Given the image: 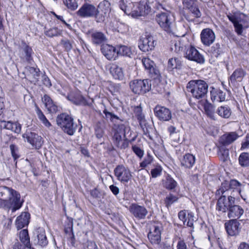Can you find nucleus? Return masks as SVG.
I'll list each match as a JSON object with an SVG mask.
<instances>
[{
  "label": "nucleus",
  "mask_w": 249,
  "mask_h": 249,
  "mask_svg": "<svg viewBox=\"0 0 249 249\" xmlns=\"http://www.w3.org/2000/svg\"><path fill=\"white\" fill-rule=\"evenodd\" d=\"M238 138V135L235 132L225 133L220 139L219 142L223 145L219 147V160L222 161L221 166L225 167L229 160V149L225 147L233 142Z\"/></svg>",
  "instance_id": "1"
},
{
  "label": "nucleus",
  "mask_w": 249,
  "mask_h": 249,
  "mask_svg": "<svg viewBox=\"0 0 249 249\" xmlns=\"http://www.w3.org/2000/svg\"><path fill=\"white\" fill-rule=\"evenodd\" d=\"M131 134L130 127L128 124H118L113 136L114 144L120 149H125L128 146L127 139Z\"/></svg>",
  "instance_id": "2"
},
{
  "label": "nucleus",
  "mask_w": 249,
  "mask_h": 249,
  "mask_svg": "<svg viewBox=\"0 0 249 249\" xmlns=\"http://www.w3.org/2000/svg\"><path fill=\"white\" fill-rule=\"evenodd\" d=\"M227 16L229 19L232 23L235 32L238 35H241L243 29L248 27L249 17L238 11L230 14Z\"/></svg>",
  "instance_id": "3"
},
{
  "label": "nucleus",
  "mask_w": 249,
  "mask_h": 249,
  "mask_svg": "<svg viewBox=\"0 0 249 249\" xmlns=\"http://www.w3.org/2000/svg\"><path fill=\"white\" fill-rule=\"evenodd\" d=\"M208 84L203 80H191L187 85L188 91L190 92L192 96L196 99L202 98L208 92Z\"/></svg>",
  "instance_id": "4"
},
{
  "label": "nucleus",
  "mask_w": 249,
  "mask_h": 249,
  "mask_svg": "<svg viewBox=\"0 0 249 249\" xmlns=\"http://www.w3.org/2000/svg\"><path fill=\"white\" fill-rule=\"evenodd\" d=\"M56 123L63 131L69 135H73L75 133L77 124L73 122V118L66 113H62L56 118Z\"/></svg>",
  "instance_id": "5"
},
{
  "label": "nucleus",
  "mask_w": 249,
  "mask_h": 249,
  "mask_svg": "<svg viewBox=\"0 0 249 249\" xmlns=\"http://www.w3.org/2000/svg\"><path fill=\"white\" fill-rule=\"evenodd\" d=\"M12 192L11 196L7 201L1 204L2 209H11L12 212L14 213L21 207L24 200L21 199L20 195L18 192L14 190Z\"/></svg>",
  "instance_id": "6"
},
{
  "label": "nucleus",
  "mask_w": 249,
  "mask_h": 249,
  "mask_svg": "<svg viewBox=\"0 0 249 249\" xmlns=\"http://www.w3.org/2000/svg\"><path fill=\"white\" fill-rule=\"evenodd\" d=\"M129 86L132 91L135 94H142L149 91L151 89V81L148 79H135L131 81Z\"/></svg>",
  "instance_id": "7"
},
{
  "label": "nucleus",
  "mask_w": 249,
  "mask_h": 249,
  "mask_svg": "<svg viewBox=\"0 0 249 249\" xmlns=\"http://www.w3.org/2000/svg\"><path fill=\"white\" fill-rule=\"evenodd\" d=\"M183 54L184 57L189 60L200 64L204 63L205 59L203 56L195 47L191 45H188L185 47Z\"/></svg>",
  "instance_id": "8"
},
{
  "label": "nucleus",
  "mask_w": 249,
  "mask_h": 249,
  "mask_svg": "<svg viewBox=\"0 0 249 249\" xmlns=\"http://www.w3.org/2000/svg\"><path fill=\"white\" fill-rule=\"evenodd\" d=\"M134 113L139 122L140 125L142 128L144 134L151 139L150 133L152 128L146 122L144 115L142 113L141 107L140 106L135 107Z\"/></svg>",
  "instance_id": "9"
},
{
  "label": "nucleus",
  "mask_w": 249,
  "mask_h": 249,
  "mask_svg": "<svg viewBox=\"0 0 249 249\" xmlns=\"http://www.w3.org/2000/svg\"><path fill=\"white\" fill-rule=\"evenodd\" d=\"M97 8L93 4L87 2L84 3L76 12V15L81 18H94L97 15Z\"/></svg>",
  "instance_id": "10"
},
{
  "label": "nucleus",
  "mask_w": 249,
  "mask_h": 249,
  "mask_svg": "<svg viewBox=\"0 0 249 249\" xmlns=\"http://www.w3.org/2000/svg\"><path fill=\"white\" fill-rule=\"evenodd\" d=\"M142 63L149 73V76L158 82L160 81L161 75L159 70L157 68L154 62L148 58L142 59Z\"/></svg>",
  "instance_id": "11"
},
{
  "label": "nucleus",
  "mask_w": 249,
  "mask_h": 249,
  "mask_svg": "<svg viewBox=\"0 0 249 249\" xmlns=\"http://www.w3.org/2000/svg\"><path fill=\"white\" fill-rule=\"evenodd\" d=\"M97 8V15L96 16V21L102 22L104 21L106 17L110 11V3L108 0H104L99 3Z\"/></svg>",
  "instance_id": "12"
},
{
  "label": "nucleus",
  "mask_w": 249,
  "mask_h": 249,
  "mask_svg": "<svg viewBox=\"0 0 249 249\" xmlns=\"http://www.w3.org/2000/svg\"><path fill=\"white\" fill-rule=\"evenodd\" d=\"M114 174L117 179L123 183H128L132 177L130 170L122 165L115 168Z\"/></svg>",
  "instance_id": "13"
},
{
  "label": "nucleus",
  "mask_w": 249,
  "mask_h": 249,
  "mask_svg": "<svg viewBox=\"0 0 249 249\" xmlns=\"http://www.w3.org/2000/svg\"><path fill=\"white\" fill-rule=\"evenodd\" d=\"M162 229V226L160 223H155L152 226L148 234V239L152 244H159L160 243Z\"/></svg>",
  "instance_id": "14"
},
{
  "label": "nucleus",
  "mask_w": 249,
  "mask_h": 249,
  "mask_svg": "<svg viewBox=\"0 0 249 249\" xmlns=\"http://www.w3.org/2000/svg\"><path fill=\"white\" fill-rule=\"evenodd\" d=\"M155 46V42L154 38L150 35L145 36L141 37L138 43L139 49L144 52L151 51L154 49Z\"/></svg>",
  "instance_id": "15"
},
{
  "label": "nucleus",
  "mask_w": 249,
  "mask_h": 249,
  "mask_svg": "<svg viewBox=\"0 0 249 249\" xmlns=\"http://www.w3.org/2000/svg\"><path fill=\"white\" fill-rule=\"evenodd\" d=\"M156 21L160 26L168 33L172 32L170 16L167 13H162L157 15Z\"/></svg>",
  "instance_id": "16"
},
{
  "label": "nucleus",
  "mask_w": 249,
  "mask_h": 249,
  "mask_svg": "<svg viewBox=\"0 0 249 249\" xmlns=\"http://www.w3.org/2000/svg\"><path fill=\"white\" fill-rule=\"evenodd\" d=\"M22 137L36 148L39 149L42 145V137L34 132H26L23 134Z\"/></svg>",
  "instance_id": "17"
},
{
  "label": "nucleus",
  "mask_w": 249,
  "mask_h": 249,
  "mask_svg": "<svg viewBox=\"0 0 249 249\" xmlns=\"http://www.w3.org/2000/svg\"><path fill=\"white\" fill-rule=\"evenodd\" d=\"M155 116L160 121H168L172 118L171 112L168 108L157 106L154 108Z\"/></svg>",
  "instance_id": "18"
},
{
  "label": "nucleus",
  "mask_w": 249,
  "mask_h": 249,
  "mask_svg": "<svg viewBox=\"0 0 249 249\" xmlns=\"http://www.w3.org/2000/svg\"><path fill=\"white\" fill-rule=\"evenodd\" d=\"M240 224L236 219H231L225 223L227 233L230 236H236L239 233Z\"/></svg>",
  "instance_id": "19"
},
{
  "label": "nucleus",
  "mask_w": 249,
  "mask_h": 249,
  "mask_svg": "<svg viewBox=\"0 0 249 249\" xmlns=\"http://www.w3.org/2000/svg\"><path fill=\"white\" fill-rule=\"evenodd\" d=\"M129 211L139 219H144L148 213L147 210L144 206L136 204H133L130 206Z\"/></svg>",
  "instance_id": "20"
},
{
  "label": "nucleus",
  "mask_w": 249,
  "mask_h": 249,
  "mask_svg": "<svg viewBox=\"0 0 249 249\" xmlns=\"http://www.w3.org/2000/svg\"><path fill=\"white\" fill-rule=\"evenodd\" d=\"M101 51L103 55L109 60H115L118 57L117 49L114 46L104 44L101 46Z\"/></svg>",
  "instance_id": "21"
},
{
  "label": "nucleus",
  "mask_w": 249,
  "mask_h": 249,
  "mask_svg": "<svg viewBox=\"0 0 249 249\" xmlns=\"http://www.w3.org/2000/svg\"><path fill=\"white\" fill-rule=\"evenodd\" d=\"M201 40L206 46H210L215 40V36L213 32L209 28L203 29L200 34Z\"/></svg>",
  "instance_id": "22"
},
{
  "label": "nucleus",
  "mask_w": 249,
  "mask_h": 249,
  "mask_svg": "<svg viewBox=\"0 0 249 249\" xmlns=\"http://www.w3.org/2000/svg\"><path fill=\"white\" fill-rule=\"evenodd\" d=\"M67 99L77 105H89L87 100L79 92L71 93L67 96Z\"/></svg>",
  "instance_id": "23"
},
{
  "label": "nucleus",
  "mask_w": 249,
  "mask_h": 249,
  "mask_svg": "<svg viewBox=\"0 0 249 249\" xmlns=\"http://www.w3.org/2000/svg\"><path fill=\"white\" fill-rule=\"evenodd\" d=\"M39 70L33 67L28 66L25 68V73L26 78L29 79L31 82H36L39 78Z\"/></svg>",
  "instance_id": "24"
},
{
  "label": "nucleus",
  "mask_w": 249,
  "mask_h": 249,
  "mask_svg": "<svg viewBox=\"0 0 249 249\" xmlns=\"http://www.w3.org/2000/svg\"><path fill=\"white\" fill-rule=\"evenodd\" d=\"M92 42L95 45L101 44L107 40L106 36L101 32L92 31L89 32Z\"/></svg>",
  "instance_id": "25"
},
{
  "label": "nucleus",
  "mask_w": 249,
  "mask_h": 249,
  "mask_svg": "<svg viewBox=\"0 0 249 249\" xmlns=\"http://www.w3.org/2000/svg\"><path fill=\"white\" fill-rule=\"evenodd\" d=\"M150 7L146 4L139 3L136 9L131 12L133 17L144 16L150 12Z\"/></svg>",
  "instance_id": "26"
},
{
  "label": "nucleus",
  "mask_w": 249,
  "mask_h": 249,
  "mask_svg": "<svg viewBox=\"0 0 249 249\" xmlns=\"http://www.w3.org/2000/svg\"><path fill=\"white\" fill-rule=\"evenodd\" d=\"M13 191L14 189L5 186H0V208L3 207L1 203L3 204L7 201Z\"/></svg>",
  "instance_id": "27"
},
{
  "label": "nucleus",
  "mask_w": 249,
  "mask_h": 249,
  "mask_svg": "<svg viewBox=\"0 0 249 249\" xmlns=\"http://www.w3.org/2000/svg\"><path fill=\"white\" fill-rule=\"evenodd\" d=\"M180 161L181 166L185 168H191L195 163L196 158L193 154L187 153L183 156Z\"/></svg>",
  "instance_id": "28"
},
{
  "label": "nucleus",
  "mask_w": 249,
  "mask_h": 249,
  "mask_svg": "<svg viewBox=\"0 0 249 249\" xmlns=\"http://www.w3.org/2000/svg\"><path fill=\"white\" fill-rule=\"evenodd\" d=\"M30 214L27 212L22 213L18 216L16 221V225L18 229H21L25 226L28 225L29 222Z\"/></svg>",
  "instance_id": "29"
},
{
  "label": "nucleus",
  "mask_w": 249,
  "mask_h": 249,
  "mask_svg": "<svg viewBox=\"0 0 249 249\" xmlns=\"http://www.w3.org/2000/svg\"><path fill=\"white\" fill-rule=\"evenodd\" d=\"M228 210V217L230 218H239L244 213V210L239 205H231Z\"/></svg>",
  "instance_id": "30"
},
{
  "label": "nucleus",
  "mask_w": 249,
  "mask_h": 249,
  "mask_svg": "<svg viewBox=\"0 0 249 249\" xmlns=\"http://www.w3.org/2000/svg\"><path fill=\"white\" fill-rule=\"evenodd\" d=\"M42 100L49 112L55 113L57 111V106L49 95L45 94L42 98Z\"/></svg>",
  "instance_id": "31"
},
{
  "label": "nucleus",
  "mask_w": 249,
  "mask_h": 249,
  "mask_svg": "<svg viewBox=\"0 0 249 249\" xmlns=\"http://www.w3.org/2000/svg\"><path fill=\"white\" fill-rule=\"evenodd\" d=\"M37 244L42 247L46 246L48 244V241L46 237L45 230L41 228L36 230Z\"/></svg>",
  "instance_id": "32"
},
{
  "label": "nucleus",
  "mask_w": 249,
  "mask_h": 249,
  "mask_svg": "<svg viewBox=\"0 0 249 249\" xmlns=\"http://www.w3.org/2000/svg\"><path fill=\"white\" fill-rule=\"evenodd\" d=\"M109 71L116 79L121 80L123 78L124 73L122 68L116 64H112L109 68Z\"/></svg>",
  "instance_id": "33"
},
{
  "label": "nucleus",
  "mask_w": 249,
  "mask_h": 249,
  "mask_svg": "<svg viewBox=\"0 0 249 249\" xmlns=\"http://www.w3.org/2000/svg\"><path fill=\"white\" fill-rule=\"evenodd\" d=\"M245 72L242 69L239 68L235 70L230 77V81L232 84L236 82H241L244 76Z\"/></svg>",
  "instance_id": "34"
},
{
  "label": "nucleus",
  "mask_w": 249,
  "mask_h": 249,
  "mask_svg": "<svg viewBox=\"0 0 249 249\" xmlns=\"http://www.w3.org/2000/svg\"><path fill=\"white\" fill-rule=\"evenodd\" d=\"M4 127L7 129L10 130L16 133L19 134L21 129V125L18 122H12L11 121H3Z\"/></svg>",
  "instance_id": "35"
},
{
  "label": "nucleus",
  "mask_w": 249,
  "mask_h": 249,
  "mask_svg": "<svg viewBox=\"0 0 249 249\" xmlns=\"http://www.w3.org/2000/svg\"><path fill=\"white\" fill-rule=\"evenodd\" d=\"M231 206L230 198H227L225 196L219 198V211L226 212L229 210Z\"/></svg>",
  "instance_id": "36"
},
{
  "label": "nucleus",
  "mask_w": 249,
  "mask_h": 249,
  "mask_svg": "<svg viewBox=\"0 0 249 249\" xmlns=\"http://www.w3.org/2000/svg\"><path fill=\"white\" fill-rule=\"evenodd\" d=\"M36 112L38 119L44 124V125H45L47 127H49L51 126V123L49 122L42 111L36 105Z\"/></svg>",
  "instance_id": "37"
},
{
  "label": "nucleus",
  "mask_w": 249,
  "mask_h": 249,
  "mask_svg": "<svg viewBox=\"0 0 249 249\" xmlns=\"http://www.w3.org/2000/svg\"><path fill=\"white\" fill-rule=\"evenodd\" d=\"M132 52L130 47L124 45H121L117 49V55L125 56L130 57Z\"/></svg>",
  "instance_id": "38"
},
{
  "label": "nucleus",
  "mask_w": 249,
  "mask_h": 249,
  "mask_svg": "<svg viewBox=\"0 0 249 249\" xmlns=\"http://www.w3.org/2000/svg\"><path fill=\"white\" fill-rule=\"evenodd\" d=\"M62 33V30L59 29L57 27H53L46 29L44 31L45 35L49 37L60 36Z\"/></svg>",
  "instance_id": "39"
},
{
  "label": "nucleus",
  "mask_w": 249,
  "mask_h": 249,
  "mask_svg": "<svg viewBox=\"0 0 249 249\" xmlns=\"http://www.w3.org/2000/svg\"><path fill=\"white\" fill-rule=\"evenodd\" d=\"M231 114V110L230 107L228 106H221L219 108V116L221 117L228 119L230 118Z\"/></svg>",
  "instance_id": "40"
},
{
  "label": "nucleus",
  "mask_w": 249,
  "mask_h": 249,
  "mask_svg": "<svg viewBox=\"0 0 249 249\" xmlns=\"http://www.w3.org/2000/svg\"><path fill=\"white\" fill-rule=\"evenodd\" d=\"M21 49L25 53L26 59L30 61L32 59L33 52L31 47L28 45L25 42L22 41L21 43Z\"/></svg>",
  "instance_id": "41"
},
{
  "label": "nucleus",
  "mask_w": 249,
  "mask_h": 249,
  "mask_svg": "<svg viewBox=\"0 0 249 249\" xmlns=\"http://www.w3.org/2000/svg\"><path fill=\"white\" fill-rule=\"evenodd\" d=\"M182 63L180 60L177 57L170 58L168 63V67L171 69H180L181 67Z\"/></svg>",
  "instance_id": "42"
},
{
  "label": "nucleus",
  "mask_w": 249,
  "mask_h": 249,
  "mask_svg": "<svg viewBox=\"0 0 249 249\" xmlns=\"http://www.w3.org/2000/svg\"><path fill=\"white\" fill-rule=\"evenodd\" d=\"M238 161L242 167L249 166V153L247 152L242 153L238 158Z\"/></svg>",
  "instance_id": "43"
},
{
  "label": "nucleus",
  "mask_w": 249,
  "mask_h": 249,
  "mask_svg": "<svg viewBox=\"0 0 249 249\" xmlns=\"http://www.w3.org/2000/svg\"><path fill=\"white\" fill-rule=\"evenodd\" d=\"M177 185V182L170 176H168L165 182H164V186L168 190L174 189Z\"/></svg>",
  "instance_id": "44"
},
{
  "label": "nucleus",
  "mask_w": 249,
  "mask_h": 249,
  "mask_svg": "<svg viewBox=\"0 0 249 249\" xmlns=\"http://www.w3.org/2000/svg\"><path fill=\"white\" fill-rule=\"evenodd\" d=\"M19 236L20 241L24 245H29L30 244V238L27 230L24 229L21 231L19 232Z\"/></svg>",
  "instance_id": "45"
},
{
  "label": "nucleus",
  "mask_w": 249,
  "mask_h": 249,
  "mask_svg": "<svg viewBox=\"0 0 249 249\" xmlns=\"http://www.w3.org/2000/svg\"><path fill=\"white\" fill-rule=\"evenodd\" d=\"M185 47H186V46L183 44L182 41L178 40L174 42V45L172 46L171 49H174L177 53H180L181 52H184Z\"/></svg>",
  "instance_id": "46"
},
{
  "label": "nucleus",
  "mask_w": 249,
  "mask_h": 249,
  "mask_svg": "<svg viewBox=\"0 0 249 249\" xmlns=\"http://www.w3.org/2000/svg\"><path fill=\"white\" fill-rule=\"evenodd\" d=\"M153 161V157L149 152H147L142 162L140 163V166L142 168H144L151 164Z\"/></svg>",
  "instance_id": "47"
},
{
  "label": "nucleus",
  "mask_w": 249,
  "mask_h": 249,
  "mask_svg": "<svg viewBox=\"0 0 249 249\" xmlns=\"http://www.w3.org/2000/svg\"><path fill=\"white\" fill-rule=\"evenodd\" d=\"M178 197L171 193L168 195L165 199V203L167 207L171 206L174 202L177 201Z\"/></svg>",
  "instance_id": "48"
},
{
  "label": "nucleus",
  "mask_w": 249,
  "mask_h": 249,
  "mask_svg": "<svg viewBox=\"0 0 249 249\" xmlns=\"http://www.w3.org/2000/svg\"><path fill=\"white\" fill-rule=\"evenodd\" d=\"M11 153L14 161H16L20 157L18 153V148L17 146L14 144H11L9 146Z\"/></svg>",
  "instance_id": "49"
},
{
  "label": "nucleus",
  "mask_w": 249,
  "mask_h": 249,
  "mask_svg": "<svg viewBox=\"0 0 249 249\" xmlns=\"http://www.w3.org/2000/svg\"><path fill=\"white\" fill-rule=\"evenodd\" d=\"M64 2L67 7L72 11L76 9L78 6L76 0H64Z\"/></svg>",
  "instance_id": "50"
},
{
  "label": "nucleus",
  "mask_w": 249,
  "mask_h": 249,
  "mask_svg": "<svg viewBox=\"0 0 249 249\" xmlns=\"http://www.w3.org/2000/svg\"><path fill=\"white\" fill-rule=\"evenodd\" d=\"M186 8L189 9L195 18H199L201 16L200 11L195 4L192 5L191 7Z\"/></svg>",
  "instance_id": "51"
},
{
  "label": "nucleus",
  "mask_w": 249,
  "mask_h": 249,
  "mask_svg": "<svg viewBox=\"0 0 249 249\" xmlns=\"http://www.w3.org/2000/svg\"><path fill=\"white\" fill-rule=\"evenodd\" d=\"M60 45H62L67 52L70 51L72 47L70 41L67 39H61Z\"/></svg>",
  "instance_id": "52"
},
{
  "label": "nucleus",
  "mask_w": 249,
  "mask_h": 249,
  "mask_svg": "<svg viewBox=\"0 0 249 249\" xmlns=\"http://www.w3.org/2000/svg\"><path fill=\"white\" fill-rule=\"evenodd\" d=\"M162 171V168L160 166H157L155 168L151 170V175L152 178H156L160 176Z\"/></svg>",
  "instance_id": "53"
},
{
  "label": "nucleus",
  "mask_w": 249,
  "mask_h": 249,
  "mask_svg": "<svg viewBox=\"0 0 249 249\" xmlns=\"http://www.w3.org/2000/svg\"><path fill=\"white\" fill-rule=\"evenodd\" d=\"M132 149L134 153L140 159H141L144 154V151L137 145H133Z\"/></svg>",
  "instance_id": "54"
},
{
  "label": "nucleus",
  "mask_w": 249,
  "mask_h": 249,
  "mask_svg": "<svg viewBox=\"0 0 249 249\" xmlns=\"http://www.w3.org/2000/svg\"><path fill=\"white\" fill-rule=\"evenodd\" d=\"M229 185L231 189H238L242 184L237 180L232 179L231 180Z\"/></svg>",
  "instance_id": "55"
},
{
  "label": "nucleus",
  "mask_w": 249,
  "mask_h": 249,
  "mask_svg": "<svg viewBox=\"0 0 249 249\" xmlns=\"http://www.w3.org/2000/svg\"><path fill=\"white\" fill-rule=\"evenodd\" d=\"M178 217L179 219L183 222L184 225H185V223L187 220L186 211L185 210L180 211L178 213Z\"/></svg>",
  "instance_id": "56"
},
{
  "label": "nucleus",
  "mask_w": 249,
  "mask_h": 249,
  "mask_svg": "<svg viewBox=\"0 0 249 249\" xmlns=\"http://www.w3.org/2000/svg\"><path fill=\"white\" fill-rule=\"evenodd\" d=\"M196 1V0H182L183 5L185 8L191 7Z\"/></svg>",
  "instance_id": "57"
},
{
  "label": "nucleus",
  "mask_w": 249,
  "mask_h": 249,
  "mask_svg": "<svg viewBox=\"0 0 249 249\" xmlns=\"http://www.w3.org/2000/svg\"><path fill=\"white\" fill-rule=\"evenodd\" d=\"M176 247L177 249H188L185 242L180 238L178 241Z\"/></svg>",
  "instance_id": "58"
},
{
  "label": "nucleus",
  "mask_w": 249,
  "mask_h": 249,
  "mask_svg": "<svg viewBox=\"0 0 249 249\" xmlns=\"http://www.w3.org/2000/svg\"><path fill=\"white\" fill-rule=\"evenodd\" d=\"M211 98L212 102L217 101V97L218 96V93L217 90L213 88H212V90L210 91Z\"/></svg>",
  "instance_id": "59"
},
{
  "label": "nucleus",
  "mask_w": 249,
  "mask_h": 249,
  "mask_svg": "<svg viewBox=\"0 0 249 249\" xmlns=\"http://www.w3.org/2000/svg\"><path fill=\"white\" fill-rule=\"evenodd\" d=\"M210 52L212 53L213 56L217 57L218 56V44L211 47Z\"/></svg>",
  "instance_id": "60"
},
{
  "label": "nucleus",
  "mask_w": 249,
  "mask_h": 249,
  "mask_svg": "<svg viewBox=\"0 0 249 249\" xmlns=\"http://www.w3.org/2000/svg\"><path fill=\"white\" fill-rule=\"evenodd\" d=\"M209 108H206V111L207 112V115L212 119L215 120L214 117V113L213 112V107L212 106H210Z\"/></svg>",
  "instance_id": "61"
},
{
  "label": "nucleus",
  "mask_w": 249,
  "mask_h": 249,
  "mask_svg": "<svg viewBox=\"0 0 249 249\" xmlns=\"http://www.w3.org/2000/svg\"><path fill=\"white\" fill-rule=\"evenodd\" d=\"M109 188L110 191L115 196H117L119 193L120 190L119 188L116 186L111 185L109 186Z\"/></svg>",
  "instance_id": "62"
},
{
  "label": "nucleus",
  "mask_w": 249,
  "mask_h": 249,
  "mask_svg": "<svg viewBox=\"0 0 249 249\" xmlns=\"http://www.w3.org/2000/svg\"><path fill=\"white\" fill-rule=\"evenodd\" d=\"M249 147V137L246 136V139L244 142L242 143L241 149H245Z\"/></svg>",
  "instance_id": "63"
},
{
  "label": "nucleus",
  "mask_w": 249,
  "mask_h": 249,
  "mask_svg": "<svg viewBox=\"0 0 249 249\" xmlns=\"http://www.w3.org/2000/svg\"><path fill=\"white\" fill-rule=\"evenodd\" d=\"M238 249H249V244L242 242L239 244Z\"/></svg>",
  "instance_id": "64"
}]
</instances>
